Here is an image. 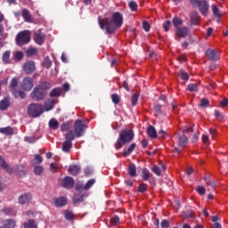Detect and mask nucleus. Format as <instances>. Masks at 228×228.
Returning a JSON list of instances; mask_svg holds the SVG:
<instances>
[{
  "label": "nucleus",
  "instance_id": "bf43d9fd",
  "mask_svg": "<svg viewBox=\"0 0 228 228\" xmlns=\"http://www.w3.org/2000/svg\"><path fill=\"white\" fill-rule=\"evenodd\" d=\"M171 24H172V22L170 20H167L166 23L163 24V28H164V30L166 32L170 31V25Z\"/></svg>",
  "mask_w": 228,
  "mask_h": 228
},
{
  "label": "nucleus",
  "instance_id": "c03bdc74",
  "mask_svg": "<svg viewBox=\"0 0 228 228\" xmlns=\"http://www.w3.org/2000/svg\"><path fill=\"white\" fill-rule=\"evenodd\" d=\"M27 56H35L37 54V48L30 47L26 51Z\"/></svg>",
  "mask_w": 228,
  "mask_h": 228
},
{
  "label": "nucleus",
  "instance_id": "cd10ccee",
  "mask_svg": "<svg viewBox=\"0 0 228 228\" xmlns=\"http://www.w3.org/2000/svg\"><path fill=\"white\" fill-rule=\"evenodd\" d=\"M147 131L150 138H158V133L156 132V128H154V126H151Z\"/></svg>",
  "mask_w": 228,
  "mask_h": 228
},
{
  "label": "nucleus",
  "instance_id": "5701e85b",
  "mask_svg": "<svg viewBox=\"0 0 228 228\" xmlns=\"http://www.w3.org/2000/svg\"><path fill=\"white\" fill-rule=\"evenodd\" d=\"M23 228H38L37 222L33 219H30L25 223H23Z\"/></svg>",
  "mask_w": 228,
  "mask_h": 228
},
{
  "label": "nucleus",
  "instance_id": "603ef678",
  "mask_svg": "<svg viewBox=\"0 0 228 228\" xmlns=\"http://www.w3.org/2000/svg\"><path fill=\"white\" fill-rule=\"evenodd\" d=\"M200 106V108H208L209 106V101L208 99H201Z\"/></svg>",
  "mask_w": 228,
  "mask_h": 228
},
{
  "label": "nucleus",
  "instance_id": "8fccbe9b",
  "mask_svg": "<svg viewBox=\"0 0 228 228\" xmlns=\"http://www.w3.org/2000/svg\"><path fill=\"white\" fill-rule=\"evenodd\" d=\"M120 222V218L117 216H113L111 219H110V224L111 225H118Z\"/></svg>",
  "mask_w": 228,
  "mask_h": 228
},
{
  "label": "nucleus",
  "instance_id": "338daca9",
  "mask_svg": "<svg viewBox=\"0 0 228 228\" xmlns=\"http://www.w3.org/2000/svg\"><path fill=\"white\" fill-rule=\"evenodd\" d=\"M162 228H168L170 225V223L167 220H163L160 224Z\"/></svg>",
  "mask_w": 228,
  "mask_h": 228
},
{
  "label": "nucleus",
  "instance_id": "4d7b16f0",
  "mask_svg": "<svg viewBox=\"0 0 228 228\" xmlns=\"http://www.w3.org/2000/svg\"><path fill=\"white\" fill-rule=\"evenodd\" d=\"M128 4H129V8H131L133 12H136L138 8V4H136V2L134 1L129 2Z\"/></svg>",
  "mask_w": 228,
  "mask_h": 228
},
{
  "label": "nucleus",
  "instance_id": "2eb2a0df",
  "mask_svg": "<svg viewBox=\"0 0 228 228\" xmlns=\"http://www.w3.org/2000/svg\"><path fill=\"white\" fill-rule=\"evenodd\" d=\"M33 197L31 196V193H25L19 197V203L20 204H28Z\"/></svg>",
  "mask_w": 228,
  "mask_h": 228
},
{
  "label": "nucleus",
  "instance_id": "13d9d810",
  "mask_svg": "<svg viewBox=\"0 0 228 228\" xmlns=\"http://www.w3.org/2000/svg\"><path fill=\"white\" fill-rule=\"evenodd\" d=\"M138 191L141 193H143L144 191H147V184L142 183L138 187Z\"/></svg>",
  "mask_w": 228,
  "mask_h": 228
},
{
  "label": "nucleus",
  "instance_id": "49530a36",
  "mask_svg": "<svg viewBox=\"0 0 228 228\" xmlns=\"http://www.w3.org/2000/svg\"><path fill=\"white\" fill-rule=\"evenodd\" d=\"M4 213H5V215H8L9 216H15V210H13V208H4Z\"/></svg>",
  "mask_w": 228,
  "mask_h": 228
},
{
  "label": "nucleus",
  "instance_id": "5fc2aeb1",
  "mask_svg": "<svg viewBox=\"0 0 228 228\" xmlns=\"http://www.w3.org/2000/svg\"><path fill=\"white\" fill-rule=\"evenodd\" d=\"M180 76L183 81H188V79H190L188 73H186L184 70H180Z\"/></svg>",
  "mask_w": 228,
  "mask_h": 228
},
{
  "label": "nucleus",
  "instance_id": "f704fd0d",
  "mask_svg": "<svg viewBox=\"0 0 228 228\" xmlns=\"http://www.w3.org/2000/svg\"><path fill=\"white\" fill-rule=\"evenodd\" d=\"M12 94L14 95V97L16 99H18V97H20V99H25L26 98V93H24L23 91H17L15 90L14 92H12Z\"/></svg>",
  "mask_w": 228,
  "mask_h": 228
},
{
  "label": "nucleus",
  "instance_id": "393cba45",
  "mask_svg": "<svg viewBox=\"0 0 228 228\" xmlns=\"http://www.w3.org/2000/svg\"><path fill=\"white\" fill-rule=\"evenodd\" d=\"M22 17H23L25 22H31V12H29V10L23 9L22 10Z\"/></svg>",
  "mask_w": 228,
  "mask_h": 228
},
{
  "label": "nucleus",
  "instance_id": "3c124183",
  "mask_svg": "<svg viewBox=\"0 0 228 228\" xmlns=\"http://www.w3.org/2000/svg\"><path fill=\"white\" fill-rule=\"evenodd\" d=\"M138 94H133L131 101H132V106H136V104H138Z\"/></svg>",
  "mask_w": 228,
  "mask_h": 228
},
{
  "label": "nucleus",
  "instance_id": "4c0bfd02",
  "mask_svg": "<svg viewBox=\"0 0 228 228\" xmlns=\"http://www.w3.org/2000/svg\"><path fill=\"white\" fill-rule=\"evenodd\" d=\"M172 22L175 28H179V26H183V20H181V18L174 17Z\"/></svg>",
  "mask_w": 228,
  "mask_h": 228
},
{
  "label": "nucleus",
  "instance_id": "b1692460",
  "mask_svg": "<svg viewBox=\"0 0 228 228\" xmlns=\"http://www.w3.org/2000/svg\"><path fill=\"white\" fill-rule=\"evenodd\" d=\"M187 144H188V137H186V135L184 134L180 135L178 138V145L180 147H186Z\"/></svg>",
  "mask_w": 228,
  "mask_h": 228
},
{
  "label": "nucleus",
  "instance_id": "f257e3e1",
  "mask_svg": "<svg viewBox=\"0 0 228 228\" xmlns=\"http://www.w3.org/2000/svg\"><path fill=\"white\" fill-rule=\"evenodd\" d=\"M98 24L101 29H105L106 33L111 35V33H115L117 28H120L124 24V17H122L120 12H114L111 20L99 17Z\"/></svg>",
  "mask_w": 228,
  "mask_h": 228
},
{
  "label": "nucleus",
  "instance_id": "de8ad7c7",
  "mask_svg": "<svg viewBox=\"0 0 228 228\" xmlns=\"http://www.w3.org/2000/svg\"><path fill=\"white\" fill-rule=\"evenodd\" d=\"M188 90L189 92H197V90H199V86L197 84H189Z\"/></svg>",
  "mask_w": 228,
  "mask_h": 228
},
{
  "label": "nucleus",
  "instance_id": "0eeeda50",
  "mask_svg": "<svg viewBox=\"0 0 228 228\" xmlns=\"http://www.w3.org/2000/svg\"><path fill=\"white\" fill-rule=\"evenodd\" d=\"M33 86H35V81L33 80V78L29 77L23 78V80L20 83V87L25 92H30V90L33 89Z\"/></svg>",
  "mask_w": 228,
  "mask_h": 228
},
{
  "label": "nucleus",
  "instance_id": "c85d7f7f",
  "mask_svg": "<svg viewBox=\"0 0 228 228\" xmlns=\"http://www.w3.org/2000/svg\"><path fill=\"white\" fill-rule=\"evenodd\" d=\"M19 85V78L13 77L10 84L11 91L13 93L17 90V86Z\"/></svg>",
  "mask_w": 228,
  "mask_h": 228
},
{
  "label": "nucleus",
  "instance_id": "0e129e2a",
  "mask_svg": "<svg viewBox=\"0 0 228 228\" xmlns=\"http://www.w3.org/2000/svg\"><path fill=\"white\" fill-rule=\"evenodd\" d=\"M197 191L200 195H204V193H206V188L203 186H199Z\"/></svg>",
  "mask_w": 228,
  "mask_h": 228
},
{
  "label": "nucleus",
  "instance_id": "c756f323",
  "mask_svg": "<svg viewBox=\"0 0 228 228\" xmlns=\"http://www.w3.org/2000/svg\"><path fill=\"white\" fill-rule=\"evenodd\" d=\"M70 149H72V142H70V141H65L62 143L63 152H69V151H70Z\"/></svg>",
  "mask_w": 228,
  "mask_h": 228
},
{
  "label": "nucleus",
  "instance_id": "ea45409f",
  "mask_svg": "<svg viewBox=\"0 0 228 228\" xmlns=\"http://www.w3.org/2000/svg\"><path fill=\"white\" fill-rule=\"evenodd\" d=\"M2 61L6 65L7 63H10V52L4 53L2 56Z\"/></svg>",
  "mask_w": 228,
  "mask_h": 228
},
{
  "label": "nucleus",
  "instance_id": "37998d69",
  "mask_svg": "<svg viewBox=\"0 0 228 228\" xmlns=\"http://www.w3.org/2000/svg\"><path fill=\"white\" fill-rule=\"evenodd\" d=\"M44 172V167L42 166H36L34 167V174L36 175H41V174Z\"/></svg>",
  "mask_w": 228,
  "mask_h": 228
},
{
  "label": "nucleus",
  "instance_id": "423d86ee",
  "mask_svg": "<svg viewBox=\"0 0 228 228\" xmlns=\"http://www.w3.org/2000/svg\"><path fill=\"white\" fill-rule=\"evenodd\" d=\"M86 125L81 119H77L74 124V133L77 138H81L85 134V130L86 129Z\"/></svg>",
  "mask_w": 228,
  "mask_h": 228
},
{
  "label": "nucleus",
  "instance_id": "09e8293b",
  "mask_svg": "<svg viewBox=\"0 0 228 228\" xmlns=\"http://www.w3.org/2000/svg\"><path fill=\"white\" fill-rule=\"evenodd\" d=\"M50 167L53 172H56V170H60V168H61V165H60V163H51Z\"/></svg>",
  "mask_w": 228,
  "mask_h": 228
},
{
  "label": "nucleus",
  "instance_id": "2f4dec72",
  "mask_svg": "<svg viewBox=\"0 0 228 228\" xmlns=\"http://www.w3.org/2000/svg\"><path fill=\"white\" fill-rule=\"evenodd\" d=\"M0 133H2V134L7 135L13 134V128H12L11 126L0 128Z\"/></svg>",
  "mask_w": 228,
  "mask_h": 228
},
{
  "label": "nucleus",
  "instance_id": "412c9836",
  "mask_svg": "<svg viewBox=\"0 0 228 228\" xmlns=\"http://www.w3.org/2000/svg\"><path fill=\"white\" fill-rule=\"evenodd\" d=\"M200 20V16L199 15V12H192L191 13V24H194L195 26H197V24H199Z\"/></svg>",
  "mask_w": 228,
  "mask_h": 228
},
{
  "label": "nucleus",
  "instance_id": "7ed1b4c3",
  "mask_svg": "<svg viewBox=\"0 0 228 228\" xmlns=\"http://www.w3.org/2000/svg\"><path fill=\"white\" fill-rule=\"evenodd\" d=\"M134 138L133 130H123L119 133V136L116 142V149H122L126 143H129Z\"/></svg>",
  "mask_w": 228,
  "mask_h": 228
},
{
  "label": "nucleus",
  "instance_id": "f3484780",
  "mask_svg": "<svg viewBox=\"0 0 228 228\" xmlns=\"http://www.w3.org/2000/svg\"><path fill=\"white\" fill-rule=\"evenodd\" d=\"M10 106V97L6 96L3 100L0 101V110L4 111L5 110H8Z\"/></svg>",
  "mask_w": 228,
  "mask_h": 228
},
{
  "label": "nucleus",
  "instance_id": "774afa93",
  "mask_svg": "<svg viewBox=\"0 0 228 228\" xmlns=\"http://www.w3.org/2000/svg\"><path fill=\"white\" fill-rule=\"evenodd\" d=\"M35 160H36V163H42V161H44V159H42V156L38 154L35 156Z\"/></svg>",
  "mask_w": 228,
  "mask_h": 228
},
{
  "label": "nucleus",
  "instance_id": "9d476101",
  "mask_svg": "<svg viewBox=\"0 0 228 228\" xmlns=\"http://www.w3.org/2000/svg\"><path fill=\"white\" fill-rule=\"evenodd\" d=\"M34 42H36L37 45H43L44 42H45V34L42 32V30L35 32Z\"/></svg>",
  "mask_w": 228,
  "mask_h": 228
},
{
  "label": "nucleus",
  "instance_id": "473e14b6",
  "mask_svg": "<svg viewBox=\"0 0 228 228\" xmlns=\"http://www.w3.org/2000/svg\"><path fill=\"white\" fill-rule=\"evenodd\" d=\"M14 61H20L24 58V53L17 51L13 53Z\"/></svg>",
  "mask_w": 228,
  "mask_h": 228
},
{
  "label": "nucleus",
  "instance_id": "4468645a",
  "mask_svg": "<svg viewBox=\"0 0 228 228\" xmlns=\"http://www.w3.org/2000/svg\"><path fill=\"white\" fill-rule=\"evenodd\" d=\"M62 186L63 188H67L68 190L69 188H72V186H74V178L66 176L62 181Z\"/></svg>",
  "mask_w": 228,
  "mask_h": 228
},
{
  "label": "nucleus",
  "instance_id": "20e7f679",
  "mask_svg": "<svg viewBox=\"0 0 228 228\" xmlns=\"http://www.w3.org/2000/svg\"><path fill=\"white\" fill-rule=\"evenodd\" d=\"M29 40H31V32L29 30H23L16 36L17 45H26V44H29Z\"/></svg>",
  "mask_w": 228,
  "mask_h": 228
},
{
  "label": "nucleus",
  "instance_id": "39448f33",
  "mask_svg": "<svg viewBox=\"0 0 228 228\" xmlns=\"http://www.w3.org/2000/svg\"><path fill=\"white\" fill-rule=\"evenodd\" d=\"M28 113L29 117L37 118V117H40L44 113V106L38 103H32L28 107Z\"/></svg>",
  "mask_w": 228,
  "mask_h": 228
},
{
  "label": "nucleus",
  "instance_id": "e433bc0d",
  "mask_svg": "<svg viewBox=\"0 0 228 228\" xmlns=\"http://www.w3.org/2000/svg\"><path fill=\"white\" fill-rule=\"evenodd\" d=\"M74 138H76V134H74V132L69 131L65 134V140L66 142H72V141L74 140Z\"/></svg>",
  "mask_w": 228,
  "mask_h": 228
},
{
  "label": "nucleus",
  "instance_id": "6e6552de",
  "mask_svg": "<svg viewBox=\"0 0 228 228\" xmlns=\"http://www.w3.org/2000/svg\"><path fill=\"white\" fill-rule=\"evenodd\" d=\"M205 54L211 61H218L220 60V53L216 50L208 49Z\"/></svg>",
  "mask_w": 228,
  "mask_h": 228
},
{
  "label": "nucleus",
  "instance_id": "dca6fc26",
  "mask_svg": "<svg viewBox=\"0 0 228 228\" xmlns=\"http://www.w3.org/2000/svg\"><path fill=\"white\" fill-rule=\"evenodd\" d=\"M17 222L13 219H6L3 222V225L0 228H15Z\"/></svg>",
  "mask_w": 228,
  "mask_h": 228
},
{
  "label": "nucleus",
  "instance_id": "c9c22d12",
  "mask_svg": "<svg viewBox=\"0 0 228 228\" xmlns=\"http://www.w3.org/2000/svg\"><path fill=\"white\" fill-rule=\"evenodd\" d=\"M94 184H95V179L92 178L82 188L83 190H90Z\"/></svg>",
  "mask_w": 228,
  "mask_h": 228
},
{
  "label": "nucleus",
  "instance_id": "7c9ffc66",
  "mask_svg": "<svg viewBox=\"0 0 228 228\" xmlns=\"http://www.w3.org/2000/svg\"><path fill=\"white\" fill-rule=\"evenodd\" d=\"M61 95V88L56 87L50 93V97H60Z\"/></svg>",
  "mask_w": 228,
  "mask_h": 228
},
{
  "label": "nucleus",
  "instance_id": "79ce46f5",
  "mask_svg": "<svg viewBox=\"0 0 228 228\" xmlns=\"http://www.w3.org/2000/svg\"><path fill=\"white\" fill-rule=\"evenodd\" d=\"M64 217L66 220H74V214L70 210L64 211Z\"/></svg>",
  "mask_w": 228,
  "mask_h": 228
},
{
  "label": "nucleus",
  "instance_id": "4be33fe9",
  "mask_svg": "<svg viewBox=\"0 0 228 228\" xmlns=\"http://www.w3.org/2000/svg\"><path fill=\"white\" fill-rule=\"evenodd\" d=\"M212 12H213V15L218 19L217 22H220V19H222V13L220 12V10L218 9V7H216V4L212 5Z\"/></svg>",
  "mask_w": 228,
  "mask_h": 228
},
{
  "label": "nucleus",
  "instance_id": "052dcab7",
  "mask_svg": "<svg viewBox=\"0 0 228 228\" xmlns=\"http://www.w3.org/2000/svg\"><path fill=\"white\" fill-rule=\"evenodd\" d=\"M111 99L114 104H118L120 102V98L117 94H112Z\"/></svg>",
  "mask_w": 228,
  "mask_h": 228
},
{
  "label": "nucleus",
  "instance_id": "a211bd4d",
  "mask_svg": "<svg viewBox=\"0 0 228 228\" xmlns=\"http://www.w3.org/2000/svg\"><path fill=\"white\" fill-rule=\"evenodd\" d=\"M0 166L2 167V168L6 170L8 174H13V168L10 167V166L6 164V161L4 160V159L1 156H0Z\"/></svg>",
  "mask_w": 228,
  "mask_h": 228
},
{
  "label": "nucleus",
  "instance_id": "e2e57ef3",
  "mask_svg": "<svg viewBox=\"0 0 228 228\" xmlns=\"http://www.w3.org/2000/svg\"><path fill=\"white\" fill-rule=\"evenodd\" d=\"M142 28H143L144 31L149 32V30L151 29V25L149 24V22L143 21Z\"/></svg>",
  "mask_w": 228,
  "mask_h": 228
},
{
  "label": "nucleus",
  "instance_id": "864d4df0",
  "mask_svg": "<svg viewBox=\"0 0 228 228\" xmlns=\"http://www.w3.org/2000/svg\"><path fill=\"white\" fill-rule=\"evenodd\" d=\"M152 172L156 174V175H161V169L158 166H153L151 168Z\"/></svg>",
  "mask_w": 228,
  "mask_h": 228
},
{
  "label": "nucleus",
  "instance_id": "f8f14e48",
  "mask_svg": "<svg viewBox=\"0 0 228 228\" xmlns=\"http://www.w3.org/2000/svg\"><path fill=\"white\" fill-rule=\"evenodd\" d=\"M175 33L179 38H184L188 35V28L178 27L175 28Z\"/></svg>",
  "mask_w": 228,
  "mask_h": 228
},
{
  "label": "nucleus",
  "instance_id": "58836bf2",
  "mask_svg": "<svg viewBox=\"0 0 228 228\" xmlns=\"http://www.w3.org/2000/svg\"><path fill=\"white\" fill-rule=\"evenodd\" d=\"M142 177L143 181H149V179L151 178V172L149 171V169H142Z\"/></svg>",
  "mask_w": 228,
  "mask_h": 228
},
{
  "label": "nucleus",
  "instance_id": "9b49d317",
  "mask_svg": "<svg viewBox=\"0 0 228 228\" xmlns=\"http://www.w3.org/2000/svg\"><path fill=\"white\" fill-rule=\"evenodd\" d=\"M198 8L202 15H208V10H209V4L206 0H200Z\"/></svg>",
  "mask_w": 228,
  "mask_h": 228
},
{
  "label": "nucleus",
  "instance_id": "69168bd1",
  "mask_svg": "<svg viewBox=\"0 0 228 228\" xmlns=\"http://www.w3.org/2000/svg\"><path fill=\"white\" fill-rule=\"evenodd\" d=\"M203 143L206 145L209 144V136L208 134L202 135Z\"/></svg>",
  "mask_w": 228,
  "mask_h": 228
},
{
  "label": "nucleus",
  "instance_id": "aec40b11",
  "mask_svg": "<svg viewBox=\"0 0 228 228\" xmlns=\"http://www.w3.org/2000/svg\"><path fill=\"white\" fill-rule=\"evenodd\" d=\"M53 108H54V99H49L43 107L44 111H51Z\"/></svg>",
  "mask_w": 228,
  "mask_h": 228
},
{
  "label": "nucleus",
  "instance_id": "bb28decb",
  "mask_svg": "<svg viewBox=\"0 0 228 228\" xmlns=\"http://www.w3.org/2000/svg\"><path fill=\"white\" fill-rule=\"evenodd\" d=\"M128 174L131 177H136V166L134 164H130L128 167Z\"/></svg>",
  "mask_w": 228,
  "mask_h": 228
},
{
  "label": "nucleus",
  "instance_id": "6e6d98bb",
  "mask_svg": "<svg viewBox=\"0 0 228 228\" xmlns=\"http://www.w3.org/2000/svg\"><path fill=\"white\" fill-rule=\"evenodd\" d=\"M0 37H2L3 38H6L8 37V33L4 31V27H3V25L1 24H0Z\"/></svg>",
  "mask_w": 228,
  "mask_h": 228
},
{
  "label": "nucleus",
  "instance_id": "72a5a7b5",
  "mask_svg": "<svg viewBox=\"0 0 228 228\" xmlns=\"http://www.w3.org/2000/svg\"><path fill=\"white\" fill-rule=\"evenodd\" d=\"M58 126H60V123L58 122V120H56V118L50 119L49 127L51 129H58Z\"/></svg>",
  "mask_w": 228,
  "mask_h": 228
},
{
  "label": "nucleus",
  "instance_id": "6ab92c4d",
  "mask_svg": "<svg viewBox=\"0 0 228 228\" xmlns=\"http://www.w3.org/2000/svg\"><path fill=\"white\" fill-rule=\"evenodd\" d=\"M79 170H81V167L77 165H71L69 166L68 172L71 175H77L79 174Z\"/></svg>",
  "mask_w": 228,
  "mask_h": 228
},
{
  "label": "nucleus",
  "instance_id": "f03ea898",
  "mask_svg": "<svg viewBox=\"0 0 228 228\" xmlns=\"http://www.w3.org/2000/svg\"><path fill=\"white\" fill-rule=\"evenodd\" d=\"M51 88V84L43 82L39 86H37L31 93V97L34 101H42L47 94V90Z\"/></svg>",
  "mask_w": 228,
  "mask_h": 228
},
{
  "label": "nucleus",
  "instance_id": "a19ab883",
  "mask_svg": "<svg viewBox=\"0 0 228 228\" xmlns=\"http://www.w3.org/2000/svg\"><path fill=\"white\" fill-rule=\"evenodd\" d=\"M40 137H36V136H26L24 137L25 142L28 143H35Z\"/></svg>",
  "mask_w": 228,
  "mask_h": 228
},
{
  "label": "nucleus",
  "instance_id": "ddd939ff",
  "mask_svg": "<svg viewBox=\"0 0 228 228\" xmlns=\"http://www.w3.org/2000/svg\"><path fill=\"white\" fill-rule=\"evenodd\" d=\"M53 202L56 208H63V206H67V199L63 196L54 198Z\"/></svg>",
  "mask_w": 228,
  "mask_h": 228
},
{
  "label": "nucleus",
  "instance_id": "a878e982",
  "mask_svg": "<svg viewBox=\"0 0 228 228\" xmlns=\"http://www.w3.org/2000/svg\"><path fill=\"white\" fill-rule=\"evenodd\" d=\"M135 148H136V143H132V144H130V145L128 146V148L124 151L123 156H124L125 158H127V156H129V154H131V152H133Z\"/></svg>",
  "mask_w": 228,
  "mask_h": 228
},
{
  "label": "nucleus",
  "instance_id": "680f3d73",
  "mask_svg": "<svg viewBox=\"0 0 228 228\" xmlns=\"http://www.w3.org/2000/svg\"><path fill=\"white\" fill-rule=\"evenodd\" d=\"M215 117L217 120H224V115L218 110H215Z\"/></svg>",
  "mask_w": 228,
  "mask_h": 228
},
{
  "label": "nucleus",
  "instance_id": "a18cd8bd",
  "mask_svg": "<svg viewBox=\"0 0 228 228\" xmlns=\"http://www.w3.org/2000/svg\"><path fill=\"white\" fill-rule=\"evenodd\" d=\"M43 65L45 67V69H50V67L53 65V62L49 57H46L44 60Z\"/></svg>",
  "mask_w": 228,
  "mask_h": 228
},
{
  "label": "nucleus",
  "instance_id": "1a4fd4ad",
  "mask_svg": "<svg viewBox=\"0 0 228 228\" xmlns=\"http://www.w3.org/2000/svg\"><path fill=\"white\" fill-rule=\"evenodd\" d=\"M36 69L37 67L33 61H28L23 64V70L26 74H33Z\"/></svg>",
  "mask_w": 228,
  "mask_h": 228
}]
</instances>
